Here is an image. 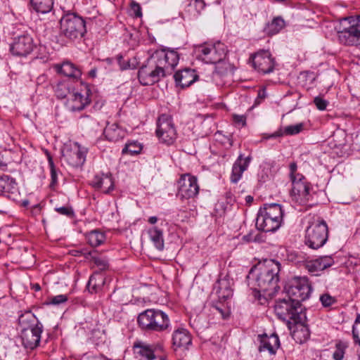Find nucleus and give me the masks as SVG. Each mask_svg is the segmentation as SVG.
Returning <instances> with one entry per match:
<instances>
[{"mask_svg": "<svg viewBox=\"0 0 360 360\" xmlns=\"http://www.w3.org/2000/svg\"><path fill=\"white\" fill-rule=\"evenodd\" d=\"M215 289L220 300L225 301L232 296V290L226 280L219 281L216 285Z\"/></svg>", "mask_w": 360, "mask_h": 360, "instance_id": "31", "label": "nucleus"}, {"mask_svg": "<svg viewBox=\"0 0 360 360\" xmlns=\"http://www.w3.org/2000/svg\"><path fill=\"white\" fill-rule=\"evenodd\" d=\"M198 58L205 63L215 64L222 61L228 52L226 46L221 41L204 43L195 48Z\"/></svg>", "mask_w": 360, "mask_h": 360, "instance_id": "7", "label": "nucleus"}, {"mask_svg": "<svg viewBox=\"0 0 360 360\" xmlns=\"http://www.w3.org/2000/svg\"><path fill=\"white\" fill-rule=\"evenodd\" d=\"M156 134L160 141L167 145L172 144L176 138V129L171 117L162 115L157 123Z\"/></svg>", "mask_w": 360, "mask_h": 360, "instance_id": "12", "label": "nucleus"}, {"mask_svg": "<svg viewBox=\"0 0 360 360\" xmlns=\"http://www.w3.org/2000/svg\"><path fill=\"white\" fill-rule=\"evenodd\" d=\"M84 255H85L86 258L91 257L94 263L98 267L101 271H104L108 268V262L105 259L91 256L92 253L91 252H84Z\"/></svg>", "mask_w": 360, "mask_h": 360, "instance_id": "39", "label": "nucleus"}, {"mask_svg": "<svg viewBox=\"0 0 360 360\" xmlns=\"http://www.w3.org/2000/svg\"><path fill=\"white\" fill-rule=\"evenodd\" d=\"M226 207L224 206V203L223 202H217L216 204V212L218 214L222 215L225 213Z\"/></svg>", "mask_w": 360, "mask_h": 360, "instance_id": "55", "label": "nucleus"}, {"mask_svg": "<svg viewBox=\"0 0 360 360\" xmlns=\"http://www.w3.org/2000/svg\"><path fill=\"white\" fill-rule=\"evenodd\" d=\"M137 321L141 330L146 332L162 333L171 330L169 318L162 310L146 309L139 314Z\"/></svg>", "mask_w": 360, "mask_h": 360, "instance_id": "3", "label": "nucleus"}, {"mask_svg": "<svg viewBox=\"0 0 360 360\" xmlns=\"http://www.w3.org/2000/svg\"><path fill=\"white\" fill-rule=\"evenodd\" d=\"M31 5L37 13H47L53 8V0H30Z\"/></svg>", "mask_w": 360, "mask_h": 360, "instance_id": "33", "label": "nucleus"}, {"mask_svg": "<svg viewBox=\"0 0 360 360\" xmlns=\"http://www.w3.org/2000/svg\"><path fill=\"white\" fill-rule=\"evenodd\" d=\"M17 191L15 179L8 175L0 176V193L5 196L9 197L11 193Z\"/></svg>", "mask_w": 360, "mask_h": 360, "instance_id": "29", "label": "nucleus"}, {"mask_svg": "<svg viewBox=\"0 0 360 360\" xmlns=\"http://www.w3.org/2000/svg\"><path fill=\"white\" fill-rule=\"evenodd\" d=\"M34 47L32 38L28 34H23L14 39L11 51L15 56H26L32 53Z\"/></svg>", "mask_w": 360, "mask_h": 360, "instance_id": "14", "label": "nucleus"}, {"mask_svg": "<svg viewBox=\"0 0 360 360\" xmlns=\"http://www.w3.org/2000/svg\"><path fill=\"white\" fill-rule=\"evenodd\" d=\"M117 60L121 70L134 69L136 68L134 63H131L129 60H124L122 56H118Z\"/></svg>", "mask_w": 360, "mask_h": 360, "instance_id": "42", "label": "nucleus"}, {"mask_svg": "<svg viewBox=\"0 0 360 360\" xmlns=\"http://www.w3.org/2000/svg\"><path fill=\"white\" fill-rule=\"evenodd\" d=\"M104 240V234L97 230L92 231L88 234V240L91 246H98Z\"/></svg>", "mask_w": 360, "mask_h": 360, "instance_id": "36", "label": "nucleus"}, {"mask_svg": "<svg viewBox=\"0 0 360 360\" xmlns=\"http://www.w3.org/2000/svg\"><path fill=\"white\" fill-rule=\"evenodd\" d=\"M217 64L215 67V71L214 72V75L218 76H224L229 71L233 70V67L231 65L227 62H225L224 60L219 63H217Z\"/></svg>", "mask_w": 360, "mask_h": 360, "instance_id": "37", "label": "nucleus"}, {"mask_svg": "<svg viewBox=\"0 0 360 360\" xmlns=\"http://www.w3.org/2000/svg\"><path fill=\"white\" fill-rule=\"evenodd\" d=\"M172 346L174 349L177 348L188 349L191 345V336L188 331L184 328H178L172 334Z\"/></svg>", "mask_w": 360, "mask_h": 360, "instance_id": "20", "label": "nucleus"}, {"mask_svg": "<svg viewBox=\"0 0 360 360\" xmlns=\"http://www.w3.org/2000/svg\"><path fill=\"white\" fill-rule=\"evenodd\" d=\"M61 34L70 40L81 38L86 32L84 20L75 13L65 15L60 21Z\"/></svg>", "mask_w": 360, "mask_h": 360, "instance_id": "8", "label": "nucleus"}, {"mask_svg": "<svg viewBox=\"0 0 360 360\" xmlns=\"http://www.w3.org/2000/svg\"><path fill=\"white\" fill-rule=\"evenodd\" d=\"M252 66L258 72L267 74L273 72L275 62L270 53L267 51H261L251 57Z\"/></svg>", "mask_w": 360, "mask_h": 360, "instance_id": "13", "label": "nucleus"}, {"mask_svg": "<svg viewBox=\"0 0 360 360\" xmlns=\"http://www.w3.org/2000/svg\"><path fill=\"white\" fill-rule=\"evenodd\" d=\"M245 200L247 203H250L253 201V198L250 195H248L245 198Z\"/></svg>", "mask_w": 360, "mask_h": 360, "instance_id": "62", "label": "nucleus"}, {"mask_svg": "<svg viewBox=\"0 0 360 360\" xmlns=\"http://www.w3.org/2000/svg\"><path fill=\"white\" fill-rule=\"evenodd\" d=\"M226 198L227 204H231L233 202H234L233 194L230 191L226 193Z\"/></svg>", "mask_w": 360, "mask_h": 360, "instance_id": "57", "label": "nucleus"}, {"mask_svg": "<svg viewBox=\"0 0 360 360\" xmlns=\"http://www.w3.org/2000/svg\"><path fill=\"white\" fill-rule=\"evenodd\" d=\"M344 349L342 346L339 343L336 345V350L333 353V358L335 360H342L344 356Z\"/></svg>", "mask_w": 360, "mask_h": 360, "instance_id": "48", "label": "nucleus"}, {"mask_svg": "<svg viewBox=\"0 0 360 360\" xmlns=\"http://www.w3.org/2000/svg\"><path fill=\"white\" fill-rule=\"evenodd\" d=\"M89 75L91 76V77H95L96 76V70H91L90 72H89Z\"/></svg>", "mask_w": 360, "mask_h": 360, "instance_id": "64", "label": "nucleus"}, {"mask_svg": "<svg viewBox=\"0 0 360 360\" xmlns=\"http://www.w3.org/2000/svg\"><path fill=\"white\" fill-rule=\"evenodd\" d=\"M153 56L158 61L163 60L165 62L162 63V66L165 68L166 72L168 74L172 73V70L178 64L179 60L178 53L169 49H163L160 51H157Z\"/></svg>", "mask_w": 360, "mask_h": 360, "instance_id": "17", "label": "nucleus"}, {"mask_svg": "<svg viewBox=\"0 0 360 360\" xmlns=\"http://www.w3.org/2000/svg\"><path fill=\"white\" fill-rule=\"evenodd\" d=\"M285 27V21L281 17L274 18L265 27L266 32L269 35L277 34Z\"/></svg>", "mask_w": 360, "mask_h": 360, "instance_id": "35", "label": "nucleus"}, {"mask_svg": "<svg viewBox=\"0 0 360 360\" xmlns=\"http://www.w3.org/2000/svg\"><path fill=\"white\" fill-rule=\"evenodd\" d=\"M304 129V124L299 123L295 125H289L284 129L280 128L276 131L271 134H264V139L277 138L284 135H295L301 132Z\"/></svg>", "mask_w": 360, "mask_h": 360, "instance_id": "26", "label": "nucleus"}, {"mask_svg": "<svg viewBox=\"0 0 360 360\" xmlns=\"http://www.w3.org/2000/svg\"><path fill=\"white\" fill-rule=\"evenodd\" d=\"M86 150L81 148L80 146L76 143L73 148H65L63 151V157L70 166L78 167L83 165L84 163L86 160Z\"/></svg>", "mask_w": 360, "mask_h": 360, "instance_id": "15", "label": "nucleus"}, {"mask_svg": "<svg viewBox=\"0 0 360 360\" xmlns=\"http://www.w3.org/2000/svg\"><path fill=\"white\" fill-rule=\"evenodd\" d=\"M163 60L158 61L153 56L147 60L146 65H142L138 72V78L142 85H152L160 80L168 74L165 68L162 66Z\"/></svg>", "mask_w": 360, "mask_h": 360, "instance_id": "6", "label": "nucleus"}, {"mask_svg": "<svg viewBox=\"0 0 360 360\" xmlns=\"http://www.w3.org/2000/svg\"><path fill=\"white\" fill-rule=\"evenodd\" d=\"M297 169V166L296 162H293L290 164V177L291 180L297 179V176H295Z\"/></svg>", "mask_w": 360, "mask_h": 360, "instance_id": "54", "label": "nucleus"}, {"mask_svg": "<svg viewBox=\"0 0 360 360\" xmlns=\"http://www.w3.org/2000/svg\"><path fill=\"white\" fill-rule=\"evenodd\" d=\"M55 94L58 98H65L70 95L68 85L65 82H59L55 87Z\"/></svg>", "mask_w": 360, "mask_h": 360, "instance_id": "38", "label": "nucleus"}, {"mask_svg": "<svg viewBox=\"0 0 360 360\" xmlns=\"http://www.w3.org/2000/svg\"><path fill=\"white\" fill-rule=\"evenodd\" d=\"M328 229L325 221L313 222L306 230L305 243L311 249L322 247L328 240Z\"/></svg>", "mask_w": 360, "mask_h": 360, "instance_id": "10", "label": "nucleus"}, {"mask_svg": "<svg viewBox=\"0 0 360 360\" xmlns=\"http://www.w3.org/2000/svg\"><path fill=\"white\" fill-rule=\"evenodd\" d=\"M191 6H193L198 13L204 9L205 3L203 0H194L193 3L190 4Z\"/></svg>", "mask_w": 360, "mask_h": 360, "instance_id": "51", "label": "nucleus"}, {"mask_svg": "<svg viewBox=\"0 0 360 360\" xmlns=\"http://www.w3.org/2000/svg\"><path fill=\"white\" fill-rule=\"evenodd\" d=\"M305 321H293L295 328L292 333V337L295 342L302 344L306 342L310 337V330Z\"/></svg>", "mask_w": 360, "mask_h": 360, "instance_id": "25", "label": "nucleus"}, {"mask_svg": "<svg viewBox=\"0 0 360 360\" xmlns=\"http://www.w3.org/2000/svg\"><path fill=\"white\" fill-rule=\"evenodd\" d=\"M214 309L221 315L223 319H226L229 314L226 311L224 310L219 307H214Z\"/></svg>", "mask_w": 360, "mask_h": 360, "instance_id": "56", "label": "nucleus"}, {"mask_svg": "<svg viewBox=\"0 0 360 360\" xmlns=\"http://www.w3.org/2000/svg\"><path fill=\"white\" fill-rule=\"evenodd\" d=\"M22 327L20 338L22 345L27 350H33L38 347L42 333V325L31 312H27L19 318Z\"/></svg>", "mask_w": 360, "mask_h": 360, "instance_id": "2", "label": "nucleus"}, {"mask_svg": "<svg viewBox=\"0 0 360 360\" xmlns=\"http://www.w3.org/2000/svg\"><path fill=\"white\" fill-rule=\"evenodd\" d=\"M105 283V278L103 276L98 274L95 273L92 276H91L89 282H88V289L89 292H96L98 290L101 288V287Z\"/></svg>", "mask_w": 360, "mask_h": 360, "instance_id": "34", "label": "nucleus"}, {"mask_svg": "<svg viewBox=\"0 0 360 360\" xmlns=\"http://www.w3.org/2000/svg\"><path fill=\"white\" fill-rule=\"evenodd\" d=\"M359 327H360V314H359L354 321L352 327V336L357 338L359 331Z\"/></svg>", "mask_w": 360, "mask_h": 360, "instance_id": "53", "label": "nucleus"}, {"mask_svg": "<svg viewBox=\"0 0 360 360\" xmlns=\"http://www.w3.org/2000/svg\"><path fill=\"white\" fill-rule=\"evenodd\" d=\"M343 20H344V21H347V20H348L349 23H352V22H354V20L353 17L345 18L343 19Z\"/></svg>", "mask_w": 360, "mask_h": 360, "instance_id": "63", "label": "nucleus"}, {"mask_svg": "<svg viewBox=\"0 0 360 360\" xmlns=\"http://www.w3.org/2000/svg\"><path fill=\"white\" fill-rule=\"evenodd\" d=\"M141 147L139 144L136 143H130L127 144L125 147L122 149L123 154H130V155H136L141 152Z\"/></svg>", "mask_w": 360, "mask_h": 360, "instance_id": "40", "label": "nucleus"}, {"mask_svg": "<svg viewBox=\"0 0 360 360\" xmlns=\"http://www.w3.org/2000/svg\"><path fill=\"white\" fill-rule=\"evenodd\" d=\"M316 108L320 110H323L328 105V102L326 100L322 99L320 97H315L314 99Z\"/></svg>", "mask_w": 360, "mask_h": 360, "instance_id": "49", "label": "nucleus"}, {"mask_svg": "<svg viewBox=\"0 0 360 360\" xmlns=\"http://www.w3.org/2000/svg\"><path fill=\"white\" fill-rule=\"evenodd\" d=\"M103 174L101 176L96 175L94 179L91 181V185L97 189H101L103 186Z\"/></svg>", "mask_w": 360, "mask_h": 360, "instance_id": "46", "label": "nucleus"}, {"mask_svg": "<svg viewBox=\"0 0 360 360\" xmlns=\"http://www.w3.org/2000/svg\"><path fill=\"white\" fill-rule=\"evenodd\" d=\"M130 8L135 17L139 18L142 16L141 8L139 4L134 1H131L130 3Z\"/></svg>", "mask_w": 360, "mask_h": 360, "instance_id": "44", "label": "nucleus"}, {"mask_svg": "<svg viewBox=\"0 0 360 360\" xmlns=\"http://www.w3.org/2000/svg\"><path fill=\"white\" fill-rule=\"evenodd\" d=\"M283 214V210L279 204H266L259 210L256 226L264 232L275 231L281 224Z\"/></svg>", "mask_w": 360, "mask_h": 360, "instance_id": "4", "label": "nucleus"}, {"mask_svg": "<svg viewBox=\"0 0 360 360\" xmlns=\"http://www.w3.org/2000/svg\"><path fill=\"white\" fill-rule=\"evenodd\" d=\"M359 333L357 334V338L353 336V339L355 343H357L360 346V327H359Z\"/></svg>", "mask_w": 360, "mask_h": 360, "instance_id": "60", "label": "nucleus"}, {"mask_svg": "<svg viewBox=\"0 0 360 360\" xmlns=\"http://www.w3.org/2000/svg\"><path fill=\"white\" fill-rule=\"evenodd\" d=\"M174 77L176 85L184 88L191 86L197 80L198 76L195 74L194 70L186 68L176 72L174 74Z\"/></svg>", "mask_w": 360, "mask_h": 360, "instance_id": "23", "label": "nucleus"}, {"mask_svg": "<svg viewBox=\"0 0 360 360\" xmlns=\"http://www.w3.org/2000/svg\"><path fill=\"white\" fill-rule=\"evenodd\" d=\"M56 69L59 73L76 79H79L82 75L80 70L70 62H64L61 65H57Z\"/></svg>", "mask_w": 360, "mask_h": 360, "instance_id": "27", "label": "nucleus"}, {"mask_svg": "<svg viewBox=\"0 0 360 360\" xmlns=\"http://www.w3.org/2000/svg\"><path fill=\"white\" fill-rule=\"evenodd\" d=\"M150 240L158 250L164 249V238L162 230L156 226L150 228L148 231Z\"/></svg>", "mask_w": 360, "mask_h": 360, "instance_id": "30", "label": "nucleus"}, {"mask_svg": "<svg viewBox=\"0 0 360 360\" xmlns=\"http://www.w3.org/2000/svg\"><path fill=\"white\" fill-rule=\"evenodd\" d=\"M150 360H166L165 356L162 354H159L158 352L155 354V355L150 359Z\"/></svg>", "mask_w": 360, "mask_h": 360, "instance_id": "58", "label": "nucleus"}, {"mask_svg": "<svg viewBox=\"0 0 360 360\" xmlns=\"http://www.w3.org/2000/svg\"><path fill=\"white\" fill-rule=\"evenodd\" d=\"M104 135L109 141L116 142L122 138L123 131L117 125L111 124L105 128Z\"/></svg>", "mask_w": 360, "mask_h": 360, "instance_id": "32", "label": "nucleus"}, {"mask_svg": "<svg viewBox=\"0 0 360 360\" xmlns=\"http://www.w3.org/2000/svg\"><path fill=\"white\" fill-rule=\"evenodd\" d=\"M86 94V96H84L78 92L71 93L66 102L67 108L72 112L82 110L91 102L89 98L88 91Z\"/></svg>", "mask_w": 360, "mask_h": 360, "instance_id": "19", "label": "nucleus"}, {"mask_svg": "<svg viewBox=\"0 0 360 360\" xmlns=\"http://www.w3.org/2000/svg\"><path fill=\"white\" fill-rule=\"evenodd\" d=\"M50 167H51V184H54L57 182V174L56 170L54 166V164L52 161V159L49 158V159Z\"/></svg>", "mask_w": 360, "mask_h": 360, "instance_id": "50", "label": "nucleus"}, {"mask_svg": "<svg viewBox=\"0 0 360 360\" xmlns=\"http://www.w3.org/2000/svg\"><path fill=\"white\" fill-rule=\"evenodd\" d=\"M55 210L58 213H59L62 215H65L67 217H72L74 215V211H73L72 208L69 206L56 207Z\"/></svg>", "mask_w": 360, "mask_h": 360, "instance_id": "43", "label": "nucleus"}, {"mask_svg": "<svg viewBox=\"0 0 360 360\" xmlns=\"http://www.w3.org/2000/svg\"><path fill=\"white\" fill-rule=\"evenodd\" d=\"M133 347L135 354L140 356V360H150L158 352V347L143 342H135Z\"/></svg>", "mask_w": 360, "mask_h": 360, "instance_id": "24", "label": "nucleus"}, {"mask_svg": "<svg viewBox=\"0 0 360 360\" xmlns=\"http://www.w3.org/2000/svg\"><path fill=\"white\" fill-rule=\"evenodd\" d=\"M250 160V156L243 158V155L242 154L239 155L232 167V172L231 175V182L237 183L240 179L243 173L248 169Z\"/></svg>", "mask_w": 360, "mask_h": 360, "instance_id": "22", "label": "nucleus"}, {"mask_svg": "<svg viewBox=\"0 0 360 360\" xmlns=\"http://www.w3.org/2000/svg\"><path fill=\"white\" fill-rule=\"evenodd\" d=\"M303 175H299V179H297L291 180L292 184V188L291 193L293 195H298L302 198H307L309 193V186L307 183L303 181Z\"/></svg>", "mask_w": 360, "mask_h": 360, "instance_id": "28", "label": "nucleus"}, {"mask_svg": "<svg viewBox=\"0 0 360 360\" xmlns=\"http://www.w3.org/2000/svg\"><path fill=\"white\" fill-rule=\"evenodd\" d=\"M260 345L259 352L268 351L270 354H275L280 347V341L278 335L272 333L270 335L264 333L258 335Z\"/></svg>", "mask_w": 360, "mask_h": 360, "instance_id": "18", "label": "nucleus"}, {"mask_svg": "<svg viewBox=\"0 0 360 360\" xmlns=\"http://www.w3.org/2000/svg\"><path fill=\"white\" fill-rule=\"evenodd\" d=\"M338 34L342 44L347 46L357 45L360 40V25H350L348 27H343Z\"/></svg>", "mask_w": 360, "mask_h": 360, "instance_id": "16", "label": "nucleus"}, {"mask_svg": "<svg viewBox=\"0 0 360 360\" xmlns=\"http://www.w3.org/2000/svg\"><path fill=\"white\" fill-rule=\"evenodd\" d=\"M334 262L331 257L324 256L307 262L305 264L306 269L309 272L317 276L319 271H321L328 267L331 266Z\"/></svg>", "mask_w": 360, "mask_h": 360, "instance_id": "21", "label": "nucleus"}, {"mask_svg": "<svg viewBox=\"0 0 360 360\" xmlns=\"http://www.w3.org/2000/svg\"><path fill=\"white\" fill-rule=\"evenodd\" d=\"M82 360H103L101 357L98 356H84Z\"/></svg>", "mask_w": 360, "mask_h": 360, "instance_id": "59", "label": "nucleus"}, {"mask_svg": "<svg viewBox=\"0 0 360 360\" xmlns=\"http://www.w3.org/2000/svg\"><path fill=\"white\" fill-rule=\"evenodd\" d=\"M285 290L286 297L301 304L302 301L309 298L311 288L307 277L295 276L288 281L285 286Z\"/></svg>", "mask_w": 360, "mask_h": 360, "instance_id": "9", "label": "nucleus"}, {"mask_svg": "<svg viewBox=\"0 0 360 360\" xmlns=\"http://www.w3.org/2000/svg\"><path fill=\"white\" fill-rule=\"evenodd\" d=\"M158 221V218L156 217H150L149 219H148V222L150 223L151 224H154L157 222Z\"/></svg>", "mask_w": 360, "mask_h": 360, "instance_id": "61", "label": "nucleus"}, {"mask_svg": "<svg viewBox=\"0 0 360 360\" xmlns=\"http://www.w3.org/2000/svg\"><path fill=\"white\" fill-rule=\"evenodd\" d=\"M199 193L197 178L190 174H182L178 181L177 198L181 200L194 198Z\"/></svg>", "mask_w": 360, "mask_h": 360, "instance_id": "11", "label": "nucleus"}, {"mask_svg": "<svg viewBox=\"0 0 360 360\" xmlns=\"http://www.w3.org/2000/svg\"><path fill=\"white\" fill-rule=\"evenodd\" d=\"M233 119L234 122L238 125L244 127L246 124V117L245 115H233Z\"/></svg>", "mask_w": 360, "mask_h": 360, "instance_id": "52", "label": "nucleus"}, {"mask_svg": "<svg viewBox=\"0 0 360 360\" xmlns=\"http://www.w3.org/2000/svg\"><path fill=\"white\" fill-rule=\"evenodd\" d=\"M68 300V297L65 295H59L54 296L51 298L49 302L50 304H60L61 303H64Z\"/></svg>", "mask_w": 360, "mask_h": 360, "instance_id": "47", "label": "nucleus"}, {"mask_svg": "<svg viewBox=\"0 0 360 360\" xmlns=\"http://www.w3.org/2000/svg\"><path fill=\"white\" fill-rule=\"evenodd\" d=\"M103 186L101 189L105 193H110L114 188V182L112 179L108 175L103 174Z\"/></svg>", "mask_w": 360, "mask_h": 360, "instance_id": "41", "label": "nucleus"}, {"mask_svg": "<svg viewBox=\"0 0 360 360\" xmlns=\"http://www.w3.org/2000/svg\"><path fill=\"white\" fill-rule=\"evenodd\" d=\"M304 309L298 301L294 302L288 297L278 299L275 304L274 311L279 319L290 323L307 320Z\"/></svg>", "mask_w": 360, "mask_h": 360, "instance_id": "5", "label": "nucleus"}, {"mask_svg": "<svg viewBox=\"0 0 360 360\" xmlns=\"http://www.w3.org/2000/svg\"><path fill=\"white\" fill-rule=\"evenodd\" d=\"M320 301L323 307H330L334 303L335 299L328 294H324L320 297Z\"/></svg>", "mask_w": 360, "mask_h": 360, "instance_id": "45", "label": "nucleus"}, {"mask_svg": "<svg viewBox=\"0 0 360 360\" xmlns=\"http://www.w3.org/2000/svg\"><path fill=\"white\" fill-rule=\"evenodd\" d=\"M281 271V264L274 259H264L255 265L250 271L249 274L255 276L256 285L259 292L263 296L272 298L275 296L280 287L278 274Z\"/></svg>", "mask_w": 360, "mask_h": 360, "instance_id": "1", "label": "nucleus"}]
</instances>
